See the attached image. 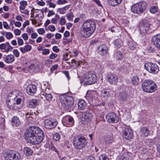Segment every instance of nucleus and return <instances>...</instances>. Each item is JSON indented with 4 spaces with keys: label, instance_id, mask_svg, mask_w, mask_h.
I'll list each match as a JSON object with an SVG mask.
<instances>
[{
    "label": "nucleus",
    "instance_id": "f257e3e1",
    "mask_svg": "<svg viewBox=\"0 0 160 160\" xmlns=\"http://www.w3.org/2000/svg\"><path fill=\"white\" fill-rule=\"evenodd\" d=\"M25 138L27 141L33 144L41 142L44 138L43 131L38 127L31 126L25 131Z\"/></svg>",
    "mask_w": 160,
    "mask_h": 160
},
{
    "label": "nucleus",
    "instance_id": "f03ea898",
    "mask_svg": "<svg viewBox=\"0 0 160 160\" xmlns=\"http://www.w3.org/2000/svg\"><path fill=\"white\" fill-rule=\"evenodd\" d=\"M96 25L93 21L88 20L85 21L82 24L80 30L81 35L87 38L90 36L94 32Z\"/></svg>",
    "mask_w": 160,
    "mask_h": 160
},
{
    "label": "nucleus",
    "instance_id": "7ed1b4c3",
    "mask_svg": "<svg viewBox=\"0 0 160 160\" xmlns=\"http://www.w3.org/2000/svg\"><path fill=\"white\" fill-rule=\"evenodd\" d=\"M62 107L65 109L68 110L72 107L74 103L73 97L67 93L61 95L59 97Z\"/></svg>",
    "mask_w": 160,
    "mask_h": 160
},
{
    "label": "nucleus",
    "instance_id": "20e7f679",
    "mask_svg": "<svg viewBox=\"0 0 160 160\" xmlns=\"http://www.w3.org/2000/svg\"><path fill=\"white\" fill-rule=\"evenodd\" d=\"M72 143L75 148L77 150H80L86 147L88 141L87 138L84 136L78 135L73 138Z\"/></svg>",
    "mask_w": 160,
    "mask_h": 160
},
{
    "label": "nucleus",
    "instance_id": "39448f33",
    "mask_svg": "<svg viewBox=\"0 0 160 160\" xmlns=\"http://www.w3.org/2000/svg\"><path fill=\"white\" fill-rule=\"evenodd\" d=\"M142 88L143 91L148 93H152L156 90L157 86L153 81L146 79L142 82Z\"/></svg>",
    "mask_w": 160,
    "mask_h": 160
},
{
    "label": "nucleus",
    "instance_id": "423d86ee",
    "mask_svg": "<svg viewBox=\"0 0 160 160\" xmlns=\"http://www.w3.org/2000/svg\"><path fill=\"white\" fill-rule=\"evenodd\" d=\"M147 7L146 2L142 1L135 4L131 8V11L135 13L140 14L142 13Z\"/></svg>",
    "mask_w": 160,
    "mask_h": 160
},
{
    "label": "nucleus",
    "instance_id": "0eeeda50",
    "mask_svg": "<svg viewBox=\"0 0 160 160\" xmlns=\"http://www.w3.org/2000/svg\"><path fill=\"white\" fill-rule=\"evenodd\" d=\"M97 77L94 72L90 71L86 73L82 77V80L86 85H91L96 81Z\"/></svg>",
    "mask_w": 160,
    "mask_h": 160
},
{
    "label": "nucleus",
    "instance_id": "6e6552de",
    "mask_svg": "<svg viewBox=\"0 0 160 160\" xmlns=\"http://www.w3.org/2000/svg\"><path fill=\"white\" fill-rule=\"evenodd\" d=\"M3 156L5 160H19L21 158V155L19 152L12 150L5 152Z\"/></svg>",
    "mask_w": 160,
    "mask_h": 160
},
{
    "label": "nucleus",
    "instance_id": "1a4fd4ad",
    "mask_svg": "<svg viewBox=\"0 0 160 160\" xmlns=\"http://www.w3.org/2000/svg\"><path fill=\"white\" fill-rule=\"evenodd\" d=\"M145 69L149 72L153 74H156L159 70L158 66L156 64L148 62L144 64Z\"/></svg>",
    "mask_w": 160,
    "mask_h": 160
},
{
    "label": "nucleus",
    "instance_id": "9d476101",
    "mask_svg": "<svg viewBox=\"0 0 160 160\" xmlns=\"http://www.w3.org/2000/svg\"><path fill=\"white\" fill-rule=\"evenodd\" d=\"M106 119L109 123H116L119 122V117L114 112H111L106 115Z\"/></svg>",
    "mask_w": 160,
    "mask_h": 160
},
{
    "label": "nucleus",
    "instance_id": "9b49d317",
    "mask_svg": "<svg viewBox=\"0 0 160 160\" xmlns=\"http://www.w3.org/2000/svg\"><path fill=\"white\" fill-rule=\"evenodd\" d=\"M151 26L148 22L146 20H143L139 23V30L143 33L147 32L151 29Z\"/></svg>",
    "mask_w": 160,
    "mask_h": 160
},
{
    "label": "nucleus",
    "instance_id": "f8f14e48",
    "mask_svg": "<svg viewBox=\"0 0 160 160\" xmlns=\"http://www.w3.org/2000/svg\"><path fill=\"white\" fill-rule=\"evenodd\" d=\"M58 122L57 120L54 118H50L44 121L45 127L49 129L55 128Z\"/></svg>",
    "mask_w": 160,
    "mask_h": 160
},
{
    "label": "nucleus",
    "instance_id": "ddd939ff",
    "mask_svg": "<svg viewBox=\"0 0 160 160\" xmlns=\"http://www.w3.org/2000/svg\"><path fill=\"white\" fill-rule=\"evenodd\" d=\"M106 79L107 82L111 84H116L118 79V77L116 74L109 73L107 74Z\"/></svg>",
    "mask_w": 160,
    "mask_h": 160
},
{
    "label": "nucleus",
    "instance_id": "4468645a",
    "mask_svg": "<svg viewBox=\"0 0 160 160\" xmlns=\"http://www.w3.org/2000/svg\"><path fill=\"white\" fill-rule=\"evenodd\" d=\"M92 117V113L90 112L87 111L85 112L82 115V118L81 120V123L84 125L87 124L91 121Z\"/></svg>",
    "mask_w": 160,
    "mask_h": 160
},
{
    "label": "nucleus",
    "instance_id": "2eb2a0df",
    "mask_svg": "<svg viewBox=\"0 0 160 160\" xmlns=\"http://www.w3.org/2000/svg\"><path fill=\"white\" fill-rule=\"evenodd\" d=\"M62 122L64 125L68 127L72 126L74 124V120L72 117L70 116H66L62 119Z\"/></svg>",
    "mask_w": 160,
    "mask_h": 160
},
{
    "label": "nucleus",
    "instance_id": "dca6fc26",
    "mask_svg": "<svg viewBox=\"0 0 160 160\" xmlns=\"http://www.w3.org/2000/svg\"><path fill=\"white\" fill-rule=\"evenodd\" d=\"M122 136L127 140H130L133 137V133L132 130L128 128H125L122 132Z\"/></svg>",
    "mask_w": 160,
    "mask_h": 160
},
{
    "label": "nucleus",
    "instance_id": "f3484780",
    "mask_svg": "<svg viewBox=\"0 0 160 160\" xmlns=\"http://www.w3.org/2000/svg\"><path fill=\"white\" fill-rule=\"evenodd\" d=\"M15 101V100H6V104L8 107L9 109L14 110L19 109V108L18 106V105L17 104V102Z\"/></svg>",
    "mask_w": 160,
    "mask_h": 160
},
{
    "label": "nucleus",
    "instance_id": "a211bd4d",
    "mask_svg": "<svg viewBox=\"0 0 160 160\" xmlns=\"http://www.w3.org/2000/svg\"><path fill=\"white\" fill-rule=\"evenodd\" d=\"M98 51L100 55H104L108 52V47L105 44H100L98 47Z\"/></svg>",
    "mask_w": 160,
    "mask_h": 160
},
{
    "label": "nucleus",
    "instance_id": "6ab92c4d",
    "mask_svg": "<svg viewBox=\"0 0 160 160\" xmlns=\"http://www.w3.org/2000/svg\"><path fill=\"white\" fill-rule=\"evenodd\" d=\"M26 92L29 95H32L35 94L37 91V87L34 84H29L27 87Z\"/></svg>",
    "mask_w": 160,
    "mask_h": 160
},
{
    "label": "nucleus",
    "instance_id": "aec40b11",
    "mask_svg": "<svg viewBox=\"0 0 160 160\" xmlns=\"http://www.w3.org/2000/svg\"><path fill=\"white\" fill-rule=\"evenodd\" d=\"M152 41L154 46L160 49V33L153 36L152 38Z\"/></svg>",
    "mask_w": 160,
    "mask_h": 160
},
{
    "label": "nucleus",
    "instance_id": "412c9836",
    "mask_svg": "<svg viewBox=\"0 0 160 160\" xmlns=\"http://www.w3.org/2000/svg\"><path fill=\"white\" fill-rule=\"evenodd\" d=\"M2 58L4 62L8 64L11 63L15 60L14 55L11 54L7 55H4Z\"/></svg>",
    "mask_w": 160,
    "mask_h": 160
},
{
    "label": "nucleus",
    "instance_id": "4be33fe9",
    "mask_svg": "<svg viewBox=\"0 0 160 160\" xmlns=\"http://www.w3.org/2000/svg\"><path fill=\"white\" fill-rule=\"evenodd\" d=\"M140 135L142 137H147L150 133V131L145 127H142L140 130Z\"/></svg>",
    "mask_w": 160,
    "mask_h": 160
},
{
    "label": "nucleus",
    "instance_id": "5701e85b",
    "mask_svg": "<svg viewBox=\"0 0 160 160\" xmlns=\"http://www.w3.org/2000/svg\"><path fill=\"white\" fill-rule=\"evenodd\" d=\"M11 123L13 127H16L20 125L21 122L18 117L14 116L12 118Z\"/></svg>",
    "mask_w": 160,
    "mask_h": 160
},
{
    "label": "nucleus",
    "instance_id": "b1692460",
    "mask_svg": "<svg viewBox=\"0 0 160 160\" xmlns=\"http://www.w3.org/2000/svg\"><path fill=\"white\" fill-rule=\"evenodd\" d=\"M28 106L30 108H34L38 105V101L36 99H32L28 102Z\"/></svg>",
    "mask_w": 160,
    "mask_h": 160
},
{
    "label": "nucleus",
    "instance_id": "393cba45",
    "mask_svg": "<svg viewBox=\"0 0 160 160\" xmlns=\"http://www.w3.org/2000/svg\"><path fill=\"white\" fill-rule=\"evenodd\" d=\"M113 57L117 60L118 61H122L123 58V54L119 51H117L115 52Z\"/></svg>",
    "mask_w": 160,
    "mask_h": 160
},
{
    "label": "nucleus",
    "instance_id": "a878e982",
    "mask_svg": "<svg viewBox=\"0 0 160 160\" xmlns=\"http://www.w3.org/2000/svg\"><path fill=\"white\" fill-rule=\"evenodd\" d=\"M86 102L83 100H79L78 103V107L79 110H82L86 108Z\"/></svg>",
    "mask_w": 160,
    "mask_h": 160
},
{
    "label": "nucleus",
    "instance_id": "bb28decb",
    "mask_svg": "<svg viewBox=\"0 0 160 160\" xmlns=\"http://www.w3.org/2000/svg\"><path fill=\"white\" fill-rule=\"evenodd\" d=\"M109 89H103L101 92V95L103 97L104 99L107 100L108 98L110 97V91Z\"/></svg>",
    "mask_w": 160,
    "mask_h": 160
},
{
    "label": "nucleus",
    "instance_id": "cd10ccee",
    "mask_svg": "<svg viewBox=\"0 0 160 160\" xmlns=\"http://www.w3.org/2000/svg\"><path fill=\"white\" fill-rule=\"evenodd\" d=\"M122 1V0H108V3L109 5L114 7L120 3Z\"/></svg>",
    "mask_w": 160,
    "mask_h": 160
},
{
    "label": "nucleus",
    "instance_id": "c85d7f7f",
    "mask_svg": "<svg viewBox=\"0 0 160 160\" xmlns=\"http://www.w3.org/2000/svg\"><path fill=\"white\" fill-rule=\"evenodd\" d=\"M15 96H16L15 101L17 102V104L19 105L21 102L22 100V94L19 92L18 91H15Z\"/></svg>",
    "mask_w": 160,
    "mask_h": 160
},
{
    "label": "nucleus",
    "instance_id": "c756f323",
    "mask_svg": "<svg viewBox=\"0 0 160 160\" xmlns=\"http://www.w3.org/2000/svg\"><path fill=\"white\" fill-rule=\"evenodd\" d=\"M31 49L32 46L30 45H27L25 46L24 47L20 48V50L22 53H25L26 52L30 51Z\"/></svg>",
    "mask_w": 160,
    "mask_h": 160
},
{
    "label": "nucleus",
    "instance_id": "7c9ffc66",
    "mask_svg": "<svg viewBox=\"0 0 160 160\" xmlns=\"http://www.w3.org/2000/svg\"><path fill=\"white\" fill-rule=\"evenodd\" d=\"M139 82V78L137 75H135L132 77L131 79V82L134 85H138Z\"/></svg>",
    "mask_w": 160,
    "mask_h": 160
},
{
    "label": "nucleus",
    "instance_id": "2f4dec72",
    "mask_svg": "<svg viewBox=\"0 0 160 160\" xmlns=\"http://www.w3.org/2000/svg\"><path fill=\"white\" fill-rule=\"evenodd\" d=\"M24 154L27 156H31L32 153V151L31 149L28 147H25L23 148Z\"/></svg>",
    "mask_w": 160,
    "mask_h": 160
},
{
    "label": "nucleus",
    "instance_id": "473e14b6",
    "mask_svg": "<svg viewBox=\"0 0 160 160\" xmlns=\"http://www.w3.org/2000/svg\"><path fill=\"white\" fill-rule=\"evenodd\" d=\"M15 91H13L12 92H11L9 93L7 97V100H15L16 96H15Z\"/></svg>",
    "mask_w": 160,
    "mask_h": 160
},
{
    "label": "nucleus",
    "instance_id": "72a5a7b5",
    "mask_svg": "<svg viewBox=\"0 0 160 160\" xmlns=\"http://www.w3.org/2000/svg\"><path fill=\"white\" fill-rule=\"evenodd\" d=\"M127 94L125 92H121L119 96V99L121 101H125L126 100Z\"/></svg>",
    "mask_w": 160,
    "mask_h": 160
},
{
    "label": "nucleus",
    "instance_id": "f704fd0d",
    "mask_svg": "<svg viewBox=\"0 0 160 160\" xmlns=\"http://www.w3.org/2000/svg\"><path fill=\"white\" fill-rule=\"evenodd\" d=\"M20 5L19 7V10H24L26 6L27 5V2L25 1H21L20 2Z\"/></svg>",
    "mask_w": 160,
    "mask_h": 160
},
{
    "label": "nucleus",
    "instance_id": "c9c22d12",
    "mask_svg": "<svg viewBox=\"0 0 160 160\" xmlns=\"http://www.w3.org/2000/svg\"><path fill=\"white\" fill-rule=\"evenodd\" d=\"M130 155V153H124L122 156L121 159L122 160H130L131 159Z\"/></svg>",
    "mask_w": 160,
    "mask_h": 160
},
{
    "label": "nucleus",
    "instance_id": "e433bc0d",
    "mask_svg": "<svg viewBox=\"0 0 160 160\" xmlns=\"http://www.w3.org/2000/svg\"><path fill=\"white\" fill-rule=\"evenodd\" d=\"M113 43L114 45L117 48H120L122 45V41L120 39H117L115 40Z\"/></svg>",
    "mask_w": 160,
    "mask_h": 160
},
{
    "label": "nucleus",
    "instance_id": "4c0bfd02",
    "mask_svg": "<svg viewBox=\"0 0 160 160\" xmlns=\"http://www.w3.org/2000/svg\"><path fill=\"white\" fill-rule=\"evenodd\" d=\"M128 46L129 48L132 50H134L136 48V44L133 41H130L129 42Z\"/></svg>",
    "mask_w": 160,
    "mask_h": 160
},
{
    "label": "nucleus",
    "instance_id": "58836bf2",
    "mask_svg": "<svg viewBox=\"0 0 160 160\" xmlns=\"http://www.w3.org/2000/svg\"><path fill=\"white\" fill-rule=\"evenodd\" d=\"M149 11L152 13H155L158 12V8L155 6H152L149 8Z\"/></svg>",
    "mask_w": 160,
    "mask_h": 160
},
{
    "label": "nucleus",
    "instance_id": "ea45409f",
    "mask_svg": "<svg viewBox=\"0 0 160 160\" xmlns=\"http://www.w3.org/2000/svg\"><path fill=\"white\" fill-rule=\"evenodd\" d=\"M45 97L46 100L49 102L52 100L53 97L50 93H46L45 95Z\"/></svg>",
    "mask_w": 160,
    "mask_h": 160
},
{
    "label": "nucleus",
    "instance_id": "a19ab883",
    "mask_svg": "<svg viewBox=\"0 0 160 160\" xmlns=\"http://www.w3.org/2000/svg\"><path fill=\"white\" fill-rule=\"evenodd\" d=\"M6 45L7 48L5 49V52L6 53L8 52L9 51H11L13 49V47L10 45L9 42H6Z\"/></svg>",
    "mask_w": 160,
    "mask_h": 160
},
{
    "label": "nucleus",
    "instance_id": "79ce46f5",
    "mask_svg": "<svg viewBox=\"0 0 160 160\" xmlns=\"http://www.w3.org/2000/svg\"><path fill=\"white\" fill-rule=\"evenodd\" d=\"M99 160H109L108 156L105 154H101L99 157Z\"/></svg>",
    "mask_w": 160,
    "mask_h": 160
},
{
    "label": "nucleus",
    "instance_id": "37998d69",
    "mask_svg": "<svg viewBox=\"0 0 160 160\" xmlns=\"http://www.w3.org/2000/svg\"><path fill=\"white\" fill-rule=\"evenodd\" d=\"M71 62L72 63H74L77 68L79 66L81 63H82V62L81 61H78L74 59H72L71 60Z\"/></svg>",
    "mask_w": 160,
    "mask_h": 160
},
{
    "label": "nucleus",
    "instance_id": "c03bdc74",
    "mask_svg": "<svg viewBox=\"0 0 160 160\" xmlns=\"http://www.w3.org/2000/svg\"><path fill=\"white\" fill-rule=\"evenodd\" d=\"M60 136L58 133H56L53 134V140L55 141H58L60 139Z\"/></svg>",
    "mask_w": 160,
    "mask_h": 160
},
{
    "label": "nucleus",
    "instance_id": "a18cd8bd",
    "mask_svg": "<svg viewBox=\"0 0 160 160\" xmlns=\"http://www.w3.org/2000/svg\"><path fill=\"white\" fill-rule=\"evenodd\" d=\"M66 17L67 19L69 20L70 21L72 20L73 17V15L72 13L70 12L69 13H68L67 14Z\"/></svg>",
    "mask_w": 160,
    "mask_h": 160
},
{
    "label": "nucleus",
    "instance_id": "49530a36",
    "mask_svg": "<svg viewBox=\"0 0 160 160\" xmlns=\"http://www.w3.org/2000/svg\"><path fill=\"white\" fill-rule=\"evenodd\" d=\"M6 37L7 39H9L13 38V35L10 32H7L6 33Z\"/></svg>",
    "mask_w": 160,
    "mask_h": 160
},
{
    "label": "nucleus",
    "instance_id": "de8ad7c7",
    "mask_svg": "<svg viewBox=\"0 0 160 160\" xmlns=\"http://www.w3.org/2000/svg\"><path fill=\"white\" fill-rule=\"evenodd\" d=\"M13 55L16 58H18L19 56L20 53L18 50L15 49L13 50Z\"/></svg>",
    "mask_w": 160,
    "mask_h": 160
},
{
    "label": "nucleus",
    "instance_id": "09e8293b",
    "mask_svg": "<svg viewBox=\"0 0 160 160\" xmlns=\"http://www.w3.org/2000/svg\"><path fill=\"white\" fill-rule=\"evenodd\" d=\"M105 140L106 143L108 144L111 143L112 141V138L110 137H107L105 138Z\"/></svg>",
    "mask_w": 160,
    "mask_h": 160
},
{
    "label": "nucleus",
    "instance_id": "8fccbe9b",
    "mask_svg": "<svg viewBox=\"0 0 160 160\" xmlns=\"http://www.w3.org/2000/svg\"><path fill=\"white\" fill-rule=\"evenodd\" d=\"M68 2L66 0H58L57 1V3L58 5H62Z\"/></svg>",
    "mask_w": 160,
    "mask_h": 160
},
{
    "label": "nucleus",
    "instance_id": "3c124183",
    "mask_svg": "<svg viewBox=\"0 0 160 160\" xmlns=\"http://www.w3.org/2000/svg\"><path fill=\"white\" fill-rule=\"evenodd\" d=\"M66 21L64 17H62L59 21V23L61 25H62L65 24Z\"/></svg>",
    "mask_w": 160,
    "mask_h": 160
},
{
    "label": "nucleus",
    "instance_id": "603ef678",
    "mask_svg": "<svg viewBox=\"0 0 160 160\" xmlns=\"http://www.w3.org/2000/svg\"><path fill=\"white\" fill-rule=\"evenodd\" d=\"M52 61L49 59H47L45 61V64L47 66H48L52 64Z\"/></svg>",
    "mask_w": 160,
    "mask_h": 160
},
{
    "label": "nucleus",
    "instance_id": "864d4df0",
    "mask_svg": "<svg viewBox=\"0 0 160 160\" xmlns=\"http://www.w3.org/2000/svg\"><path fill=\"white\" fill-rule=\"evenodd\" d=\"M50 52V50L48 49H44L42 50V54L46 55L48 54Z\"/></svg>",
    "mask_w": 160,
    "mask_h": 160
},
{
    "label": "nucleus",
    "instance_id": "5fc2aeb1",
    "mask_svg": "<svg viewBox=\"0 0 160 160\" xmlns=\"http://www.w3.org/2000/svg\"><path fill=\"white\" fill-rule=\"evenodd\" d=\"M21 13L28 15L29 14V11L27 9H24V10H19Z\"/></svg>",
    "mask_w": 160,
    "mask_h": 160
},
{
    "label": "nucleus",
    "instance_id": "6e6d98bb",
    "mask_svg": "<svg viewBox=\"0 0 160 160\" xmlns=\"http://www.w3.org/2000/svg\"><path fill=\"white\" fill-rule=\"evenodd\" d=\"M18 43V45L21 46L23 44V41L22 39L19 37L17 38Z\"/></svg>",
    "mask_w": 160,
    "mask_h": 160
},
{
    "label": "nucleus",
    "instance_id": "4d7b16f0",
    "mask_svg": "<svg viewBox=\"0 0 160 160\" xmlns=\"http://www.w3.org/2000/svg\"><path fill=\"white\" fill-rule=\"evenodd\" d=\"M58 68V64L54 65L51 68L50 70L51 72H52L54 70L57 69Z\"/></svg>",
    "mask_w": 160,
    "mask_h": 160
},
{
    "label": "nucleus",
    "instance_id": "13d9d810",
    "mask_svg": "<svg viewBox=\"0 0 160 160\" xmlns=\"http://www.w3.org/2000/svg\"><path fill=\"white\" fill-rule=\"evenodd\" d=\"M48 29L51 32H54L56 28L55 26L53 25H49L48 27Z\"/></svg>",
    "mask_w": 160,
    "mask_h": 160
},
{
    "label": "nucleus",
    "instance_id": "bf43d9fd",
    "mask_svg": "<svg viewBox=\"0 0 160 160\" xmlns=\"http://www.w3.org/2000/svg\"><path fill=\"white\" fill-rule=\"evenodd\" d=\"M7 46L6 45V42L5 43H2L0 45V49L1 50H4L6 49V47Z\"/></svg>",
    "mask_w": 160,
    "mask_h": 160
},
{
    "label": "nucleus",
    "instance_id": "052dcab7",
    "mask_svg": "<svg viewBox=\"0 0 160 160\" xmlns=\"http://www.w3.org/2000/svg\"><path fill=\"white\" fill-rule=\"evenodd\" d=\"M38 32L40 34L42 35L45 32V31L43 28H39L37 30Z\"/></svg>",
    "mask_w": 160,
    "mask_h": 160
},
{
    "label": "nucleus",
    "instance_id": "680f3d73",
    "mask_svg": "<svg viewBox=\"0 0 160 160\" xmlns=\"http://www.w3.org/2000/svg\"><path fill=\"white\" fill-rule=\"evenodd\" d=\"M14 33L16 35H19L21 33V31L17 29H15L14 30Z\"/></svg>",
    "mask_w": 160,
    "mask_h": 160
},
{
    "label": "nucleus",
    "instance_id": "e2e57ef3",
    "mask_svg": "<svg viewBox=\"0 0 160 160\" xmlns=\"http://www.w3.org/2000/svg\"><path fill=\"white\" fill-rule=\"evenodd\" d=\"M57 56V55L56 54L52 53L49 56V58L50 59H53L56 58Z\"/></svg>",
    "mask_w": 160,
    "mask_h": 160
},
{
    "label": "nucleus",
    "instance_id": "0e129e2a",
    "mask_svg": "<svg viewBox=\"0 0 160 160\" xmlns=\"http://www.w3.org/2000/svg\"><path fill=\"white\" fill-rule=\"evenodd\" d=\"M22 37L24 40H27L28 39V34L26 33H24L22 35Z\"/></svg>",
    "mask_w": 160,
    "mask_h": 160
},
{
    "label": "nucleus",
    "instance_id": "69168bd1",
    "mask_svg": "<svg viewBox=\"0 0 160 160\" xmlns=\"http://www.w3.org/2000/svg\"><path fill=\"white\" fill-rule=\"evenodd\" d=\"M63 73H64L67 78H68V79H69L70 77L69 76V73L68 71H65L63 72Z\"/></svg>",
    "mask_w": 160,
    "mask_h": 160
},
{
    "label": "nucleus",
    "instance_id": "338daca9",
    "mask_svg": "<svg viewBox=\"0 0 160 160\" xmlns=\"http://www.w3.org/2000/svg\"><path fill=\"white\" fill-rule=\"evenodd\" d=\"M48 12L49 13L47 15V16L48 17H50L55 14V13L53 12V10L50 11L49 10Z\"/></svg>",
    "mask_w": 160,
    "mask_h": 160
},
{
    "label": "nucleus",
    "instance_id": "774afa93",
    "mask_svg": "<svg viewBox=\"0 0 160 160\" xmlns=\"http://www.w3.org/2000/svg\"><path fill=\"white\" fill-rule=\"evenodd\" d=\"M157 151L160 153V141L158 142V144L157 145Z\"/></svg>",
    "mask_w": 160,
    "mask_h": 160
}]
</instances>
